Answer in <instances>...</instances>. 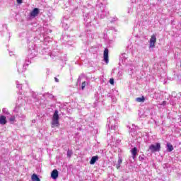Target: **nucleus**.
Instances as JSON below:
<instances>
[{
	"label": "nucleus",
	"mask_w": 181,
	"mask_h": 181,
	"mask_svg": "<svg viewBox=\"0 0 181 181\" xmlns=\"http://www.w3.org/2000/svg\"><path fill=\"white\" fill-rule=\"evenodd\" d=\"M59 119H60V117H59V110H55L52 116V128H58V127L60 126Z\"/></svg>",
	"instance_id": "obj_1"
},
{
	"label": "nucleus",
	"mask_w": 181,
	"mask_h": 181,
	"mask_svg": "<svg viewBox=\"0 0 181 181\" xmlns=\"http://www.w3.org/2000/svg\"><path fill=\"white\" fill-rule=\"evenodd\" d=\"M148 149L152 152V153L159 152V151H160V143H156V145L151 144Z\"/></svg>",
	"instance_id": "obj_2"
},
{
	"label": "nucleus",
	"mask_w": 181,
	"mask_h": 181,
	"mask_svg": "<svg viewBox=\"0 0 181 181\" xmlns=\"http://www.w3.org/2000/svg\"><path fill=\"white\" fill-rule=\"evenodd\" d=\"M108 49L105 48L103 52V59L106 64H108V63L110 62V59H108Z\"/></svg>",
	"instance_id": "obj_3"
},
{
	"label": "nucleus",
	"mask_w": 181,
	"mask_h": 181,
	"mask_svg": "<svg viewBox=\"0 0 181 181\" xmlns=\"http://www.w3.org/2000/svg\"><path fill=\"white\" fill-rule=\"evenodd\" d=\"M155 43H156V35H153L150 39V47H155Z\"/></svg>",
	"instance_id": "obj_4"
},
{
	"label": "nucleus",
	"mask_w": 181,
	"mask_h": 181,
	"mask_svg": "<svg viewBox=\"0 0 181 181\" xmlns=\"http://www.w3.org/2000/svg\"><path fill=\"white\" fill-rule=\"evenodd\" d=\"M39 15V8H35L30 13V16H32L33 18H35V16H37Z\"/></svg>",
	"instance_id": "obj_5"
},
{
	"label": "nucleus",
	"mask_w": 181,
	"mask_h": 181,
	"mask_svg": "<svg viewBox=\"0 0 181 181\" xmlns=\"http://www.w3.org/2000/svg\"><path fill=\"white\" fill-rule=\"evenodd\" d=\"M51 177L54 180L57 179L59 177V171L54 169L51 173Z\"/></svg>",
	"instance_id": "obj_6"
},
{
	"label": "nucleus",
	"mask_w": 181,
	"mask_h": 181,
	"mask_svg": "<svg viewBox=\"0 0 181 181\" xmlns=\"http://www.w3.org/2000/svg\"><path fill=\"white\" fill-rule=\"evenodd\" d=\"M6 117L5 115H1L0 116V124L1 125H5L6 124Z\"/></svg>",
	"instance_id": "obj_7"
},
{
	"label": "nucleus",
	"mask_w": 181,
	"mask_h": 181,
	"mask_svg": "<svg viewBox=\"0 0 181 181\" xmlns=\"http://www.w3.org/2000/svg\"><path fill=\"white\" fill-rule=\"evenodd\" d=\"M138 153V148L136 147H134L132 149V155L133 159H135V156H136V154Z\"/></svg>",
	"instance_id": "obj_8"
},
{
	"label": "nucleus",
	"mask_w": 181,
	"mask_h": 181,
	"mask_svg": "<svg viewBox=\"0 0 181 181\" xmlns=\"http://www.w3.org/2000/svg\"><path fill=\"white\" fill-rule=\"evenodd\" d=\"M98 160V156H93L90 160V165H94Z\"/></svg>",
	"instance_id": "obj_9"
},
{
	"label": "nucleus",
	"mask_w": 181,
	"mask_h": 181,
	"mask_svg": "<svg viewBox=\"0 0 181 181\" xmlns=\"http://www.w3.org/2000/svg\"><path fill=\"white\" fill-rule=\"evenodd\" d=\"M31 180L33 181H40V178L36 174H33L31 176Z\"/></svg>",
	"instance_id": "obj_10"
},
{
	"label": "nucleus",
	"mask_w": 181,
	"mask_h": 181,
	"mask_svg": "<svg viewBox=\"0 0 181 181\" xmlns=\"http://www.w3.org/2000/svg\"><path fill=\"white\" fill-rule=\"evenodd\" d=\"M136 101L137 103H145V96H141V98H136Z\"/></svg>",
	"instance_id": "obj_11"
},
{
	"label": "nucleus",
	"mask_w": 181,
	"mask_h": 181,
	"mask_svg": "<svg viewBox=\"0 0 181 181\" xmlns=\"http://www.w3.org/2000/svg\"><path fill=\"white\" fill-rule=\"evenodd\" d=\"M167 151L168 152H172V151H173V146L170 144V143H168L167 144Z\"/></svg>",
	"instance_id": "obj_12"
},
{
	"label": "nucleus",
	"mask_w": 181,
	"mask_h": 181,
	"mask_svg": "<svg viewBox=\"0 0 181 181\" xmlns=\"http://www.w3.org/2000/svg\"><path fill=\"white\" fill-rule=\"evenodd\" d=\"M72 155H73V152L70 151V150H68V151H67L68 158H71Z\"/></svg>",
	"instance_id": "obj_13"
},
{
	"label": "nucleus",
	"mask_w": 181,
	"mask_h": 181,
	"mask_svg": "<svg viewBox=\"0 0 181 181\" xmlns=\"http://www.w3.org/2000/svg\"><path fill=\"white\" fill-rule=\"evenodd\" d=\"M117 163L119 165H122V158H121L120 157L118 158V160H117Z\"/></svg>",
	"instance_id": "obj_14"
},
{
	"label": "nucleus",
	"mask_w": 181,
	"mask_h": 181,
	"mask_svg": "<svg viewBox=\"0 0 181 181\" xmlns=\"http://www.w3.org/2000/svg\"><path fill=\"white\" fill-rule=\"evenodd\" d=\"M81 88H82V90H83L84 88H86V81H83V82L82 83Z\"/></svg>",
	"instance_id": "obj_15"
},
{
	"label": "nucleus",
	"mask_w": 181,
	"mask_h": 181,
	"mask_svg": "<svg viewBox=\"0 0 181 181\" xmlns=\"http://www.w3.org/2000/svg\"><path fill=\"white\" fill-rule=\"evenodd\" d=\"M110 83L112 86H114V78H110Z\"/></svg>",
	"instance_id": "obj_16"
},
{
	"label": "nucleus",
	"mask_w": 181,
	"mask_h": 181,
	"mask_svg": "<svg viewBox=\"0 0 181 181\" xmlns=\"http://www.w3.org/2000/svg\"><path fill=\"white\" fill-rule=\"evenodd\" d=\"M9 120H10L11 122H13V121H15V117H11V118H10Z\"/></svg>",
	"instance_id": "obj_17"
},
{
	"label": "nucleus",
	"mask_w": 181,
	"mask_h": 181,
	"mask_svg": "<svg viewBox=\"0 0 181 181\" xmlns=\"http://www.w3.org/2000/svg\"><path fill=\"white\" fill-rule=\"evenodd\" d=\"M119 168H121V164H117L116 165V169H119Z\"/></svg>",
	"instance_id": "obj_18"
},
{
	"label": "nucleus",
	"mask_w": 181,
	"mask_h": 181,
	"mask_svg": "<svg viewBox=\"0 0 181 181\" xmlns=\"http://www.w3.org/2000/svg\"><path fill=\"white\" fill-rule=\"evenodd\" d=\"M161 105H163V106L166 105V101L165 100L163 101V103H161Z\"/></svg>",
	"instance_id": "obj_19"
},
{
	"label": "nucleus",
	"mask_w": 181,
	"mask_h": 181,
	"mask_svg": "<svg viewBox=\"0 0 181 181\" xmlns=\"http://www.w3.org/2000/svg\"><path fill=\"white\" fill-rule=\"evenodd\" d=\"M54 80H55V81H56V83H59V78H54Z\"/></svg>",
	"instance_id": "obj_20"
},
{
	"label": "nucleus",
	"mask_w": 181,
	"mask_h": 181,
	"mask_svg": "<svg viewBox=\"0 0 181 181\" xmlns=\"http://www.w3.org/2000/svg\"><path fill=\"white\" fill-rule=\"evenodd\" d=\"M17 3L22 4V0H17Z\"/></svg>",
	"instance_id": "obj_21"
},
{
	"label": "nucleus",
	"mask_w": 181,
	"mask_h": 181,
	"mask_svg": "<svg viewBox=\"0 0 181 181\" xmlns=\"http://www.w3.org/2000/svg\"><path fill=\"white\" fill-rule=\"evenodd\" d=\"M139 160H144V158L143 157H139Z\"/></svg>",
	"instance_id": "obj_22"
}]
</instances>
